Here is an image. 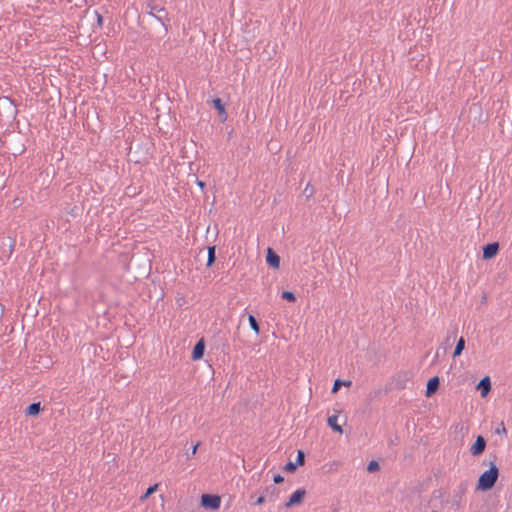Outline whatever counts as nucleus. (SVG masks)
I'll return each mask as SVG.
<instances>
[{
    "mask_svg": "<svg viewBox=\"0 0 512 512\" xmlns=\"http://www.w3.org/2000/svg\"><path fill=\"white\" fill-rule=\"evenodd\" d=\"M248 321H249V324H250L251 329H252L256 334H259V333H260V327H259V324H258V322L256 321L255 317H254L253 315H249Z\"/></svg>",
    "mask_w": 512,
    "mask_h": 512,
    "instance_id": "14",
    "label": "nucleus"
},
{
    "mask_svg": "<svg viewBox=\"0 0 512 512\" xmlns=\"http://www.w3.org/2000/svg\"><path fill=\"white\" fill-rule=\"evenodd\" d=\"M439 384H440V381L437 376L429 379V381L427 383L426 393H425L426 397H431L438 390Z\"/></svg>",
    "mask_w": 512,
    "mask_h": 512,
    "instance_id": "8",
    "label": "nucleus"
},
{
    "mask_svg": "<svg viewBox=\"0 0 512 512\" xmlns=\"http://www.w3.org/2000/svg\"><path fill=\"white\" fill-rule=\"evenodd\" d=\"M204 350H205V345H204V341L201 339L200 341H198L196 343V345L194 346V349L192 351V359L193 360H199L203 357V354H204Z\"/></svg>",
    "mask_w": 512,
    "mask_h": 512,
    "instance_id": "9",
    "label": "nucleus"
},
{
    "mask_svg": "<svg viewBox=\"0 0 512 512\" xmlns=\"http://www.w3.org/2000/svg\"><path fill=\"white\" fill-rule=\"evenodd\" d=\"M499 251V244L497 242L487 244L483 248V259L488 260L497 255Z\"/></svg>",
    "mask_w": 512,
    "mask_h": 512,
    "instance_id": "5",
    "label": "nucleus"
},
{
    "mask_svg": "<svg viewBox=\"0 0 512 512\" xmlns=\"http://www.w3.org/2000/svg\"><path fill=\"white\" fill-rule=\"evenodd\" d=\"M306 496V491L303 488H299L293 492V494L289 497L288 501L285 503V508H291L294 506L300 505Z\"/></svg>",
    "mask_w": 512,
    "mask_h": 512,
    "instance_id": "2",
    "label": "nucleus"
},
{
    "mask_svg": "<svg viewBox=\"0 0 512 512\" xmlns=\"http://www.w3.org/2000/svg\"><path fill=\"white\" fill-rule=\"evenodd\" d=\"M201 504L205 508L218 509L221 504V498L217 495L203 494L201 496Z\"/></svg>",
    "mask_w": 512,
    "mask_h": 512,
    "instance_id": "3",
    "label": "nucleus"
},
{
    "mask_svg": "<svg viewBox=\"0 0 512 512\" xmlns=\"http://www.w3.org/2000/svg\"><path fill=\"white\" fill-rule=\"evenodd\" d=\"M379 469H380V467H379L378 462H377V461H374V460H373V461H371V462H369V464H368V466H367V470H368L369 472H375V471H378Z\"/></svg>",
    "mask_w": 512,
    "mask_h": 512,
    "instance_id": "18",
    "label": "nucleus"
},
{
    "mask_svg": "<svg viewBox=\"0 0 512 512\" xmlns=\"http://www.w3.org/2000/svg\"><path fill=\"white\" fill-rule=\"evenodd\" d=\"M498 476L499 470L497 466L491 463L490 468L480 475L477 483V489L481 491L490 490L495 485Z\"/></svg>",
    "mask_w": 512,
    "mask_h": 512,
    "instance_id": "1",
    "label": "nucleus"
},
{
    "mask_svg": "<svg viewBox=\"0 0 512 512\" xmlns=\"http://www.w3.org/2000/svg\"><path fill=\"white\" fill-rule=\"evenodd\" d=\"M304 464V453L302 451H298L296 458V465L302 466Z\"/></svg>",
    "mask_w": 512,
    "mask_h": 512,
    "instance_id": "21",
    "label": "nucleus"
},
{
    "mask_svg": "<svg viewBox=\"0 0 512 512\" xmlns=\"http://www.w3.org/2000/svg\"><path fill=\"white\" fill-rule=\"evenodd\" d=\"M485 447H486V441H485L484 437L478 436L476 438V441L474 442V444L471 446L470 452L473 456H479L484 452Z\"/></svg>",
    "mask_w": 512,
    "mask_h": 512,
    "instance_id": "4",
    "label": "nucleus"
},
{
    "mask_svg": "<svg viewBox=\"0 0 512 512\" xmlns=\"http://www.w3.org/2000/svg\"><path fill=\"white\" fill-rule=\"evenodd\" d=\"M282 298L289 302H294L296 300L294 293H292L290 291H284L282 293Z\"/></svg>",
    "mask_w": 512,
    "mask_h": 512,
    "instance_id": "17",
    "label": "nucleus"
},
{
    "mask_svg": "<svg viewBox=\"0 0 512 512\" xmlns=\"http://www.w3.org/2000/svg\"><path fill=\"white\" fill-rule=\"evenodd\" d=\"M351 384H352V382H351L350 380H344V381H342V385H343V386L350 387V386H351Z\"/></svg>",
    "mask_w": 512,
    "mask_h": 512,
    "instance_id": "27",
    "label": "nucleus"
},
{
    "mask_svg": "<svg viewBox=\"0 0 512 512\" xmlns=\"http://www.w3.org/2000/svg\"><path fill=\"white\" fill-rule=\"evenodd\" d=\"M199 445H200V443H199V442H197V443L192 447L191 454H190V455H188V458H191V457H193V456L196 454V452H197V449H198Z\"/></svg>",
    "mask_w": 512,
    "mask_h": 512,
    "instance_id": "23",
    "label": "nucleus"
},
{
    "mask_svg": "<svg viewBox=\"0 0 512 512\" xmlns=\"http://www.w3.org/2000/svg\"><path fill=\"white\" fill-rule=\"evenodd\" d=\"M341 386H342V381L339 379L335 380L331 392L333 394L337 393Z\"/></svg>",
    "mask_w": 512,
    "mask_h": 512,
    "instance_id": "20",
    "label": "nucleus"
},
{
    "mask_svg": "<svg viewBox=\"0 0 512 512\" xmlns=\"http://www.w3.org/2000/svg\"><path fill=\"white\" fill-rule=\"evenodd\" d=\"M41 410L40 403H32L30 404L26 409V414L29 416H35L37 415Z\"/></svg>",
    "mask_w": 512,
    "mask_h": 512,
    "instance_id": "12",
    "label": "nucleus"
},
{
    "mask_svg": "<svg viewBox=\"0 0 512 512\" xmlns=\"http://www.w3.org/2000/svg\"><path fill=\"white\" fill-rule=\"evenodd\" d=\"M432 512H437V511H432Z\"/></svg>",
    "mask_w": 512,
    "mask_h": 512,
    "instance_id": "29",
    "label": "nucleus"
},
{
    "mask_svg": "<svg viewBox=\"0 0 512 512\" xmlns=\"http://www.w3.org/2000/svg\"><path fill=\"white\" fill-rule=\"evenodd\" d=\"M338 416L337 415H331L328 417L327 419V422H328V425L336 432L342 434L343 433V429L342 427L338 424Z\"/></svg>",
    "mask_w": 512,
    "mask_h": 512,
    "instance_id": "10",
    "label": "nucleus"
},
{
    "mask_svg": "<svg viewBox=\"0 0 512 512\" xmlns=\"http://www.w3.org/2000/svg\"><path fill=\"white\" fill-rule=\"evenodd\" d=\"M215 261V247H209L208 249V261L207 265L211 266Z\"/></svg>",
    "mask_w": 512,
    "mask_h": 512,
    "instance_id": "15",
    "label": "nucleus"
},
{
    "mask_svg": "<svg viewBox=\"0 0 512 512\" xmlns=\"http://www.w3.org/2000/svg\"><path fill=\"white\" fill-rule=\"evenodd\" d=\"M297 465L296 463L289 462L285 466V470L289 472H293L296 469Z\"/></svg>",
    "mask_w": 512,
    "mask_h": 512,
    "instance_id": "22",
    "label": "nucleus"
},
{
    "mask_svg": "<svg viewBox=\"0 0 512 512\" xmlns=\"http://www.w3.org/2000/svg\"><path fill=\"white\" fill-rule=\"evenodd\" d=\"M482 397H486L491 390V381L489 377H484L477 385Z\"/></svg>",
    "mask_w": 512,
    "mask_h": 512,
    "instance_id": "7",
    "label": "nucleus"
},
{
    "mask_svg": "<svg viewBox=\"0 0 512 512\" xmlns=\"http://www.w3.org/2000/svg\"><path fill=\"white\" fill-rule=\"evenodd\" d=\"M97 22H98V25L101 26L102 23H103V18L100 14H97Z\"/></svg>",
    "mask_w": 512,
    "mask_h": 512,
    "instance_id": "26",
    "label": "nucleus"
},
{
    "mask_svg": "<svg viewBox=\"0 0 512 512\" xmlns=\"http://www.w3.org/2000/svg\"><path fill=\"white\" fill-rule=\"evenodd\" d=\"M158 489V484H154L153 486H150L146 493L141 497V500H145L146 498H148L150 495H152L154 492H156Z\"/></svg>",
    "mask_w": 512,
    "mask_h": 512,
    "instance_id": "16",
    "label": "nucleus"
},
{
    "mask_svg": "<svg viewBox=\"0 0 512 512\" xmlns=\"http://www.w3.org/2000/svg\"><path fill=\"white\" fill-rule=\"evenodd\" d=\"M495 433L500 435H507V429L503 422H501L499 426L495 429Z\"/></svg>",
    "mask_w": 512,
    "mask_h": 512,
    "instance_id": "19",
    "label": "nucleus"
},
{
    "mask_svg": "<svg viewBox=\"0 0 512 512\" xmlns=\"http://www.w3.org/2000/svg\"><path fill=\"white\" fill-rule=\"evenodd\" d=\"M266 261L274 269L280 267V257L271 248L267 249Z\"/></svg>",
    "mask_w": 512,
    "mask_h": 512,
    "instance_id": "6",
    "label": "nucleus"
},
{
    "mask_svg": "<svg viewBox=\"0 0 512 512\" xmlns=\"http://www.w3.org/2000/svg\"><path fill=\"white\" fill-rule=\"evenodd\" d=\"M213 105L218 110L219 114L224 116L223 120H225L226 119V111H225L224 105L222 104L221 99H219V98L214 99Z\"/></svg>",
    "mask_w": 512,
    "mask_h": 512,
    "instance_id": "13",
    "label": "nucleus"
},
{
    "mask_svg": "<svg viewBox=\"0 0 512 512\" xmlns=\"http://www.w3.org/2000/svg\"><path fill=\"white\" fill-rule=\"evenodd\" d=\"M464 348H465V340L463 337H460L455 346V349L453 352V357L456 358V357L460 356L462 351L464 350Z\"/></svg>",
    "mask_w": 512,
    "mask_h": 512,
    "instance_id": "11",
    "label": "nucleus"
},
{
    "mask_svg": "<svg viewBox=\"0 0 512 512\" xmlns=\"http://www.w3.org/2000/svg\"><path fill=\"white\" fill-rule=\"evenodd\" d=\"M265 503V497L264 496H259L256 500V505H262Z\"/></svg>",
    "mask_w": 512,
    "mask_h": 512,
    "instance_id": "25",
    "label": "nucleus"
},
{
    "mask_svg": "<svg viewBox=\"0 0 512 512\" xmlns=\"http://www.w3.org/2000/svg\"><path fill=\"white\" fill-rule=\"evenodd\" d=\"M273 480H274V482H275L276 484H279V483H281V482H283V481H284V478H283V476H281L280 474H277V475H275V476H274V479H273Z\"/></svg>",
    "mask_w": 512,
    "mask_h": 512,
    "instance_id": "24",
    "label": "nucleus"
},
{
    "mask_svg": "<svg viewBox=\"0 0 512 512\" xmlns=\"http://www.w3.org/2000/svg\"><path fill=\"white\" fill-rule=\"evenodd\" d=\"M197 185L203 190L205 188V183L201 180H197Z\"/></svg>",
    "mask_w": 512,
    "mask_h": 512,
    "instance_id": "28",
    "label": "nucleus"
}]
</instances>
